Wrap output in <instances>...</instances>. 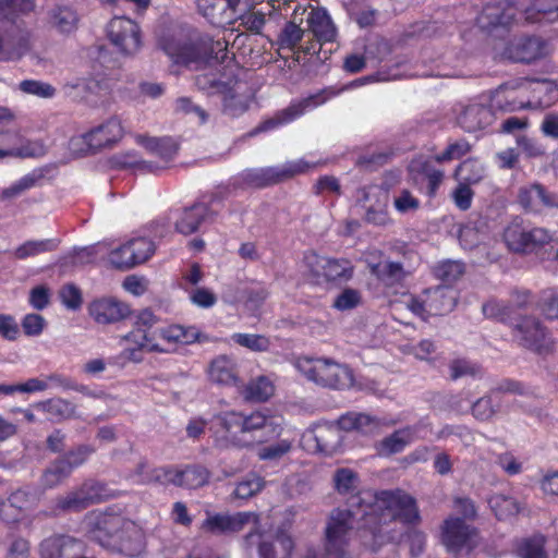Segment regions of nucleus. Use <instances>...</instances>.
Segmentation results:
<instances>
[{"instance_id":"0e129e2a","label":"nucleus","mask_w":558,"mask_h":558,"mask_svg":"<svg viewBox=\"0 0 558 558\" xmlns=\"http://www.w3.org/2000/svg\"><path fill=\"white\" fill-rule=\"evenodd\" d=\"M463 272L464 265L457 260H446L434 268L435 277L445 283H452L457 281Z\"/></svg>"},{"instance_id":"4468645a","label":"nucleus","mask_w":558,"mask_h":558,"mask_svg":"<svg viewBox=\"0 0 558 558\" xmlns=\"http://www.w3.org/2000/svg\"><path fill=\"white\" fill-rule=\"evenodd\" d=\"M513 338L523 348L542 353L549 348L547 332L535 317H521L511 322Z\"/></svg>"},{"instance_id":"338daca9","label":"nucleus","mask_w":558,"mask_h":558,"mask_svg":"<svg viewBox=\"0 0 558 558\" xmlns=\"http://www.w3.org/2000/svg\"><path fill=\"white\" fill-rule=\"evenodd\" d=\"M291 449L292 441L289 439H280L277 442L259 448L257 457L263 461H277L289 453Z\"/></svg>"},{"instance_id":"5fc2aeb1","label":"nucleus","mask_w":558,"mask_h":558,"mask_svg":"<svg viewBox=\"0 0 558 558\" xmlns=\"http://www.w3.org/2000/svg\"><path fill=\"white\" fill-rule=\"evenodd\" d=\"M545 543V537L539 534L522 538L517 544V556L519 558H548Z\"/></svg>"},{"instance_id":"c03bdc74","label":"nucleus","mask_w":558,"mask_h":558,"mask_svg":"<svg viewBox=\"0 0 558 558\" xmlns=\"http://www.w3.org/2000/svg\"><path fill=\"white\" fill-rule=\"evenodd\" d=\"M371 271L386 287L401 284L408 275L402 264L391 260H383L373 265Z\"/></svg>"},{"instance_id":"7c9ffc66","label":"nucleus","mask_w":558,"mask_h":558,"mask_svg":"<svg viewBox=\"0 0 558 558\" xmlns=\"http://www.w3.org/2000/svg\"><path fill=\"white\" fill-rule=\"evenodd\" d=\"M310 437L315 442L316 451L327 456L337 452L342 442L341 430L333 425H319L311 432Z\"/></svg>"},{"instance_id":"de8ad7c7","label":"nucleus","mask_w":558,"mask_h":558,"mask_svg":"<svg viewBox=\"0 0 558 558\" xmlns=\"http://www.w3.org/2000/svg\"><path fill=\"white\" fill-rule=\"evenodd\" d=\"M486 174V169L482 161L476 158L465 159L456 170V178L459 182L468 185L480 183Z\"/></svg>"},{"instance_id":"4d7b16f0","label":"nucleus","mask_w":558,"mask_h":558,"mask_svg":"<svg viewBox=\"0 0 558 558\" xmlns=\"http://www.w3.org/2000/svg\"><path fill=\"white\" fill-rule=\"evenodd\" d=\"M113 167L119 169L136 168L142 171L156 172L163 167H158L151 161H145L137 158L135 153L118 154L111 158Z\"/></svg>"},{"instance_id":"20e7f679","label":"nucleus","mask_w":558,"mask_h":558,"mask_svg":"<svg viewBox=\"0 0 558 558\" xmlns=\"http://www.w3.org/2000/svg\"><path fill=\"white\" fill-rule=\"evenodd\" d=\"M296 365L307 379L323 387L344 389L353 384L352 371L332 360L300 359Z\"/></svg>"},{"instance_id":"a19ab883","label":"nucleus","mask_w":558,"mask_h":558,"mask_svg":"<svg viewBox=\"0 0 558 558\" xmlns=\"http://www.w3.org/2000/svg\"><path fill=\"white\" fill-rule=\"evenodd\" d=\"M508 92L509 89L506 85H500L489 93V102L487 105L495 111L496 117L498 113L514 112L532 106L531 102L517 101Z\"/></svg>"},{"instance_id":"6e6552de","label":"nucleus","mask_w":558,"mask_h":558,"mask_svg":"<svg viewBox=\"0 0 558 558\" xmlns=\"http://www.w3.org/2000/svg\"><path fill=\"white\" fill-rule=\"evenodd\" d=\"M355 513L350 509L331 510L326 525L325 558H342L353 529Z\"/></svg>"},{"instance_id":"39448f33","label":"nucleus","mask_w":558,"mask_h":558,"mask_svg":"<svg viewBox=\"0 0 558 558\" xmlns=\"http://www.w3.org/2000/svg\"><path fill=\"white\" fill-rule=\"evenodd\" d=\"M324 165L323 161H308L304 158L287 161L282 165L275 167H265L257 169H248L242 173L243 181L255 187H264L271 184H277L286 180L292 179L295 175L307 173Z\"/></svg>"},{"instance_id":"864d4df0","label":"nucleus","mask_w":558,"mask_h":558,"mask_svg":"<svg viewBox=\"0 0 558 558\" xmlns=\"http://www.w3.org/2000/svg\"><path fill=\"white\" fill-rule=\"evenodd\" d=\"M222 95V112L231 118H238L247 111L250 98L246 95L239 94L229 87Z\"/></svg>"},{"instance_id":"6e6d98bb","label":"nucleus","mask_w":558,"mask_h":558,"mask_svg":"<svg viewBox=\"0 0 558 558\" xmlns=\"http://www.w3.org/2000/svg\"><path fill=\"white\" fill-rule=\"evenodd\" d=\"M43 410L57 421L75 417L76 407L62 398L50 399L41 403Z\"/></svg>"},{"instance_id":"aec40b11","label":"nucleus","mask_w":558,"mask_h":558,"mask_svg":"<svg viewBox=\"0 0 558 558\" xmlns=\"http://www.w3.org/2000/svg\"><path fill=\"white\" fill-rule=\"evenodd\" d=\"M513 0L489 3L484 7L482 13L477 17L481 28L493 32L497 28H508L518 14Z\"/></svg>"},{"instance_id":"423d86ee","label":"nucleus","mask_w":558,"mask_h":558,"mask_svg":"<svg viewBox=\"0 0 558 558\" xmlns=\"http://www.w3.org/2000/svg\"><path fill=\"white\" fill-rule=\"evenodd\" d=\"M553 239L551 233L542 227H532L520 221H512L504 231L507 247L514 253L529 254L547 245Z\"/></svg>"},{"instance_id":"f8f14e48","label":"nucleus","mask_w":558,"mask_h":558,"mask_svg":"<svg viewBox=\"0 0 558 558\" xmlns=\"http://www.w3.org/2000/svg\"><path fill=\"white\" fill-rule=\"evenodd\" d=\"M101 485L86 482L77 489L71 490L54 499L53 514L60 512H80L101 500Z\"/></svg>"},{"instance_id":"ddd939ff","label":"nucleus","mask_w":558,"mask_h":558,"mask_svg":"<svg viewBox=\"0 0 558 558\" xmlns=\"http://www.w3.org/2000/svg\"><path fill=\"white\" fill-rule=\"evenodd\" d=\"M122 133L121 122L112 118L81 137L73 138L71 145L72 147H76L78 144L84 143L86 147L80 149L83 154H96L101 148L119 141L122 137Z\"/></svg>"},{"instance_id":"5701e85b","label":"nucleus","mask_w":558,"mask_h":558,"mask_svg":"<svg viewBox=\"0 0 558 558\" xmlns=\"http://www.w3.org/2000/svg\"><path fill=\"white\" fill-rule=\"evenodd\" d=\"M475 530L460 518H449L444 522L441 539L449 551L457 553L473 544Z\"/></svg>"},{"instance_id":"58836bf2","label":"nucleus","mask_w":558,"mask_h":558,"mask_svg":"<svg viewBox=\"0 0 558 558\" xmlns=\"http://www.w3.org/2000/svg\"><path fill=\"white\" fill-rule=\"evenodd\" d=\"M280 424L276 423L272 417H268L262 412H253L248 415L243 414L242 435L255 434L263 432V435H279Z\"/></svg>"},{"instance_id":"e2e57ef3","label":"nucleus","mask_w":558,"mask_h":558,"mask_svg":"<svg viewBox=\"0 0 558 558\" xmlns=\"http://www.w3.org/2000/svg\"><path fill=\"white\" fill-rule=\"evenodd\" d=\"M195 85L198 89L207 92L208 94H222L229 87L226 82L220 78V72H206L196 75Z\"/></svg>"},{"instance_id":"9d476101","label":"nucleus","mask_w":558,"mask_h":558,"mask_svg":"<svg viewBox=\"0 0 558 558\" xmlns=\"http://www.w3.org/2000/svg\"><path fill=\"white\" fill-rule=\"evenodd\" d=\"M198 12L215 26L230 25L238 14L252 7V0H196Z\"/></svg>"},{"instance_id":"c85d7f7f","label":"nucleus","mask_w":558,"mask_h":558,"mask_svg":"<svg viewBox=\"0 0 558 558\" xmlns=\"http://www.w3.org/2000/svg\"><path fill=\"white\" fill-rule=\"evenodd\" d=\"M210 472L201 464L186 465L184 469L168 468L167 485L172 484L189 489H196L209 482Z\"/></svg>"},{"instance_id":"ea45409f","label":"nucleus","mask_w":558,"mask_h":558,"mask_svg":"<svg viewBox=\"0 0 558 558\" xmlns=\"http://www.w3.org/2000/svg\"><path fill=\"white\" fill-rule=\"evenodd\" d=\"M168 468H151L147 460H141L128 474L134 484L147 485L158 483L167 485Z\"/></svg>"},{"instance_id":"6ab92c4d","label":"nucleus","mask_w":558,"mask_h":558,"mask_svg":"<svg viewBox=\"0 0 558 558\" xmlns=\"http://www.w3.org/2000/svg\"><path fill=\"white\" fill-rule=\"evenodd\" d=\"M308 267L315 276H323L328 282H347L353 276L354 267L349 259L330 258L318 255L306 257Z\"/></svg>"},{"instance_id":"0eeeda50","label":"nucleus","mask_w":558,"mask_h":558,"mask_svg":"<svg viewBox=\"0 0 558 558\" xmlns=\"http://www.w3.org/2000/svg\"><path fill=\"white\" fill-rule=\"evenodd\" d=\"M246 549L257 548L259 558H290L294 543L292 537L283 531H278L275 538L262 531L258 521L253 523L252 530L243 537Z\"/></svg>"},{"instance_id":"09e8293b","label":"nucleus","mask_w":558,"mask_h":558,"mask_svg":"<svg viewBox=\"0 0 558 558\" xmlns=\"http://www.w3.org/2000/svg\"><path fill=\"white\" fill-rule=\"evenodd\" d=\"M72 472L70 464L60 457L51 462L44 471L41 475V484L46 488H53L68 478Z\"/></svg>"},{"instance_id":"49530a36","label":"nucleus","mask_w":558,"mask_h":558,"mask_svg":"<svg viewBox=\"0 0 558 558\" xmlns=\"http://www.w3.org/2000/svg\"><path fill=\"white\" fill-rule=\"evenodd\" d=\"M209 377L211 381L219 385H236L235 364L227 356H218L210 364Z\"/></svg>"},{"instance_id":"a878e982","label":"nucleus","mask_w":558,"mask_h":558,"mask_svg":"<svg viewBox=\"0 0 558 558\" xmlns=\"http://www.w3.org/2000/svg\"><path fill=\"white\" fill-rule=\"evenodd\" d=\"M217 213L209 209L204 203H195L191 207H185L181 216L175 221V231L190 235L198 231L202 223L214 221Z\"/></svg>"},{"instance_id":"f704fd0d","label":"nucleus","mask_w":558,"mask_h":558,"mask_svg":"<svg viewBox=\"0 0 558 558\" xmlns=\"http://www.w3.org/2000/svg\"><path fill=\"white\" fill-rule=\"evenodd\" d=\"M156 339L173 344H191L199 339L201 332L194 326L169 325L155 329Z\"/></svg>"},{"instance_id":"37998d69","label":"nucleus","mask_w":558,"mask_h":558,"mask_svg":"<svg viewBox=\"0 0 558 558\" xmlns=\"http://www.w3.org/2000/svg\"><path fill=\"white\" fill-rule=\"evenodd\" d=\"M533 99L529 100L530 108H548L558 101V86L550 80H537L531 84Z\"/></svg>"},{"instance_id":"69168bd1","label":"nucleus","mask_w":558,"mask_h":558,"mask_svg":"<svg viewBox=\"0 0 558 558\" xmlns=\"http://www.w3.org/2000/svg\"><path fill=\"white\" fill-rule=\"evenodd\" d=\"M483 314L487 318H494L504 323H509L511 325L513 308L511 305L499 302V301H488L483 304L482 307Z\"/></svg>"},{"instance_id":"79ce46f5","label":"nucleus","mask_w":558,"mask_h":558,"mask_svg":"<svg viewBox=\"0 0 558 558\" xmlns=\"http://www.w3.org/2000/svg\"><path fill=\"white\" fill-rule=\"evenodd\" d=\"M137 143L166 163L171 161L178 153V144L171 137L159 138L138 135Z\"/></svg>"},{"instance_id":"603ef678","label":"nucleus","mask_w":558,"mask_h":558,"mask_svg":"<svg viewBox=\"0 0 558 558\" xmlns=\"http://www.w3.org/2000/svg\"><path fill=\"white\" fill-rule=\"evenodd\" d=\"M58 241L54 239L45 240H29L17 246L14 251V256L17 259H26L37 255L52 252L58 247Z\"/></svg>"},{"instance_id":"f257e3e1","label":"nucleus","mask_w":558,"mask_h":558,"mask_svg":"<svg viewBox=\"0 0 558 558\" xmlns=\"http://www.w3.org/2000/svg\"><path fill=\"white\" fill-rule=\"evenodd\" d=\"M352 506L366 505L363 510V523L360 536L364 545L377 550L387 543L397 542L401 535L391 525L400 522L404 525H416L421 522L416 499L402 489H386L376 494L353 496Z\"/></svg>"},{"instance_id":"473e14b6","label":"nucleus","mask_w":558,"mask_h":558,"mask_svg":"<svg viewBox=\"0 0 558 558\" xmlns=\"http://www.w3.org/2000/svg\"><path fill=\"white\" fill-rule=\"evenodd\" d=\"M308 29L319 44L333 41L336 26L325 9H312L307 15Z\"/></svg>"},{"instance_id":"680f3d73","label":"nucleus","mask_w":558,"mask_h":558,"mask_svg":"<svg viewBox=\"0 0 558 558\" xmlns=\"http://www.w3.org/2000/svg\"><path fill=\"white\" fill-rule=\"evenodd\" d=\"M265 482L259 475L248 473L236 484L233 496L239 499H248L260 492Z\"/></svg>"},{"instance_id":"4c0bfd02","label":"nucleus","mask_w":558,"mask_h":558,"mask_svg":"<svg viewBox=\"0 0 558 558\" xmlns=\"http://www.w3.org/2000/svg\"><path fill=\"white\" fill-rule=\"evenodd\" d=\"M48 172V167H41L32 170L31 172L23 175L20 180L12 183L9 187L3 189L1 192V197L3 199L15 198L26 191L40 185Z\"/></svg>"},{"instance_id":"c756f323","label":"nucleus","mask_w":558,"mask_h":558,"mask_svg":"<svg viewBox=\"0 0 558 558\" xmlns=\"http://www.w3.org/2000/svg\"><path fill=\"white\" fill-rule=\"evenodd\" d=\"M215 420L220 427L231 436L228 438H216V446L220 449L228 448L229 445L243 447L250 444L248 440L238 438L236 433L242 434L243 413L236 411H223L216 414Z\"/></svg>"},{"instance_id":"f03ea898","label":"nucleus","mask_w":558,"mask_h":558,"mask_svg":"<svg viewBox=\"0 0 558 558\" xmlns=\"http://www.w3.org/2000/svg\"><path fill=\"white\" fill-rule=\"evenodd\" d=\"M162 49L174 63L192 70H217L228 57V41L225 38L215 40L196 33L189 34L186 39H167Z\"/></svg>"},{"instance_id":"2eb2a0df","label":"nucleus","mask_w":558,"mask_h":558,"mask_svg":"<svg viewBox=\"0 0 558 558\" xmlns=\"http://www.w3.org/2000/svg\"><path fill=\"white\" fill-rule=\"evenodd\" d=\"M360 202L365 208L364 220L367 223L385 227L391 223L388 214L389 193L377 185L365 186L361 191Z\"/></svg>"},{"instance_id":"8fccbe9b","label":"nucleus","mask_w":558,"mask_h":558,"mask_svg":"<svg viewBox=\"0 0 558 558\" xmlns=\"http://www.w3.org/2000/svg\"><path fill=\"white\" fill-rule=\"evenodd\" d=\"M501 399L490 389L487 395L477 399L472 405V413L475 418L481 421L490 420L500 411Z\"/></svg>"},{"instance_id":"412c9836","label":"nucleus","mask_w":558,"mask_h":558,"mask_svg":"<svg viewBox=\"0 0 558 558\" xmlns=\"http://www.w3.org/2000/svg\"><path fill=\"white\" fill-rule=\"evenodd\" d=\"M546 53L545 41L537 37H523L511 40L502 56L512 62L531 63Z\"/></svg>"},{"instance_id":"f3484780","label":"nucleus","mask_w":558,"mask_h":558,"mask_svg":"<svg viewBox=\"0 0 558 558\" xmlns=\"http://www.w3.org/2000/svg\"><path fill=\"white\" fill-rule=\"evenodd\" d=\"M110 41L124 54H134L141 47L138 25L128 17H113L107 26Z\"/></svg>"},{"instance_id":"1a4fd4ad","label":"nucleus","mask_w":558,"mask_h":558,"mask_svg":"<svg viewBox=\"0 0 558 558\" xmlns=\"http://www.w3.org/2000/svg\"><path fill=\"white\" fill-rule=\"evenodd\" d=\"M128 520L117 513L93 511L85 518V530L90 539L109 549Z\"/></svg>"},{"instance_id":"c9c22d12","label":"nucleus","mask_w":558,"mask_h":558,"mask_svg":"<svg viewBox=\"0 0 558 558\" xmlns=\"http://www.w3.org/2000/svg\"><path fill=\"white\" fill-rule=\"evenodd\" d=\"M333 483L336 490L341 495H350V498L348 500V505L350 508H357L363 513V510L365 509L366 505H363V507L360 506H352L351 499L353 496H364L367 492L359 493V484L360 478L356 472H354L351 469L341 468L338 469L333 474Z\"/></svg>"},{"instance_id":"e433bc0d","label":"nucleus","mask_w":558,"mask_h":558,"mask_svg":"<svg viewBox=\"0 0 558 558\" xmlns=\"http://www.w3.org/2000/svg\"><path fill=\"white\" fill-rule=\"evenodd\" d=\"M384 422L375 416L365 413H348L339 418V426L345 430L356 429L362 434L377 433Z\"/></svg>"},{"instance_id":"052dcab7","label":"nucleus","mask_w":558,"mask_h":558,"mask_svg":"<svg viewBox=\"0 0 558 558\" xmlns=\"http://www.w3.org/2000/svg\"><path fill=\"white\" fill-rule=\"evenodd\" d=\"M124 339L134 343L140 349H145L147 352H168L167 349L156 342L155 330L153 332H143L142 329H133L124 336Z\"/></svg>"},{"instance_id":"bf43d9fd","label":"nucleus","mask_w":558,"mask_h":558,"mask_svg":"<svg viewBox=\"0 0 558 558\" xmlns=\"http://www.w3.org/2000/svg\"><path fill=\"white\" fill-rule=\"evenodd\" d=\"M50 22L60 33H71L76 28L77 15L69 7H58L52 10Z\"/></svg>"},{"instance_id":"cd10ccee","label":"nucleus","mask_w":558,"mask_h":558,"mask_svg":"<svg viewBox=\"0 0 558 558\" xmlns=\"http://www.w3.org/2000/svg\"><path fill=\"white\" fill-rule=\"evenodd\" d=\"M518 201L523 208L534 213L541 211L544 207L558 208V195L548 192L539 183L520 187Z\"/></svg>"},{"instance_id":"bb28decb","label":"nucleus","mask_w":558,"mask_h":558,"mask_svg":"<svg viewBox=\"0 0 558 558\" xmlns=\"http://www.w3.org/2000/svg\"><path fill=\"white\" fill-rule=\"evenodd\" d=\"M82 541L70 535H52L45 538L39 546L41 558H74L77 550L84 549Z\"/></svg>"},{"instance_id":"a18cd8bd","label":"nucleus","mask_w":558,"mask_h":558,"mask_svg":"<svg viewBox=\"0 0 558 558\" xmlns=\"http://www.w3.org/2000/svg\"><path fill=\"white\" fill-rule=\"evenodd\" d=\"M457 304V298L452 290L437 287L428 292V315H444L451 312Z\"/></svg>"},{"instance_id":"3c124183","label":"nucleus","mask_w":558,"mask_h":558,"mask_svg":"<svg viewBox=\"0 0 558 558\" xmlns=\"http://www.w3.org/2000/svg\"><path fill=\"white\" fill-rule=\"evenodd\" d=\"M241 392L247 401L262 402L274 395V385L267 377L259 376L245 385Z\"/></svg>"},{"instance_id":"4be33fe9","label":"nucleus","mask_w":558,"mask_h":558,"mask_svg":"<svg viewBox=\"0 0 558 558\" xmlns=\"http://www.w3.org/2000/svg\"><path fill=\"white\" fill-rule=\"evenodd\" d=\"M513 3L529 23L558 21V0H513Z\"/></svg>"},{"instance_id":"7ed1b4c3","label":"nucleus","mask_w":558,"mask_h":558,"mask_svg":"<svg viewBox=\"0 0 558 558\" xmlns=\"http://www.w3.org/2000/svg\"><path fill=\"white\" fill-rule=\"evenodd\" d=\"M34 8L35 0H0V61L20 59L28 50V34L17 16Z\"/></svg>"},{"instance_id":"13d9d810","label":"nucleus","mask_w":558,"mask_h":558,"mask_svg":"<svg viewBox=\"0 0 558 558\" xmlns=\"http://www.w3.org/2000/svg\"><path fill=\"white\" fill-rule=\"evenodd\" d=\"M109 262L114 268L121 270H129L137 266L130 241L113 248L109 254Z\"/></svg>"},{"instance_id":"774afa93","label":"nucleus","mask_w":558,"mask_h":558,"mask_svg":"<svg viewBox=\"0 0 558 558\" xmlns=\"http://www.w3.org/2000/svg\"><path fill=\"white\" fill-rule=\"evenodd\" d=\"M232 340L236 344L255 352H265L270 345L268 338L262 335L238 332L232 335Z\"/></svg>"},{"instance_id":"72a5a7b5","label":"nucleus","mask_w":558,"mask_h":558,"mask_svg":"<svg viewBox=\"0 0 558 558\" xmlns=\"http://www.w3.org/2000/svg\"><path fill=\"white\" fill-rule=\"evenodd\" d=\"M418 430L420 425L405 426L395 430L379 442L378 450L380 454L390 456L403 451L407 446L417 438Z\"/></svg>"},{"instance_id":"393cba45","label":"nucleus","mask_w":558,"mask_h":558,"mask_svg":"<svg viewBox=\"0 0 558 558\" xmlns=\"http://www.w3.org/2000/svg\"><path fill=\"white\" fill-rule=\"evenodd\" d=\"M495 120V111L483 102H471L464 106L458 116L459 125L466 132L483 130L492 125Z\"/></svg>"},{"instance_id":"9b49d317","label":"nucleus","mask_w":558,"mask_h":558,"mask_svg":"<svg viewBox=\"0 0 558 558\" xmlns=\"http://www.w3.org/2000/svg\"><path fill=\"white\" fill-rule=\"evenodd\" d=\"M336 94V92L323 90L322 93L313 95L306 99H303L302 101L291 104L289 107L277 111L272 117L267 118L260 122L253 131V134L268 132L288 124L296 118L301 117L308 107H316L322 105Z\"/></svg>"},{"instance_id":"2f4dec72","label":"nucleus","mask_w":558,"mask_h":558,"mask_svg":"<svg viewBox=\"0 0 558 558\" xmlns=\"http://www.w3.org/2000/svg\"><path fill=\"white\" fill-rule=\"evenodd\" d=\"M487 504L498 521L512 522L523 510V505L513 496L495 493L487 498Z\"/></svg>"},{"instance_id":"dca6fc26","label":"nucleus","mask_w":558,"mask_h":558,"mask_svg":"<svg viewBox=\"0 0 558 558\" xmlns=\"http://www.w3.org/2000/svg\"><path fill=\"white\" fill-rule=\"evenodd\" d=\"M258 515L253 512L206 513L201 524V531L213 535H223L240 532L245 525L256 523Z\"/></svg>"},{"instance_id":"a211bd4d","label":"nucleus","mask_w":558,"mask_h":558,"mask_svg":"<svg viewBox=\"0 0 558 558\" xmlns=\"http://www.w3.org/2000/svg\"><path fill=\"white\" fill-rule=\"evenodd\" d=\"M146 545L144 530L136 522L129 519L108 550L128 558H138L145 553Z\"/></svg>"},{"instance_id":"b1692460","label":"nucleus","mask_w":558,"mask_h":558,"mask_svg":"<svg viewBox=\"0 0 558 558\" xmlns=\"http://www.w3.org/2000/svg\"><path fill=\"white\" fill-rule=\"evenodd\" d=\"M88 314L97 324L108 325L126 318L131 310L114 298H102L89 303Z\"/></svg>"}]
</instances>
